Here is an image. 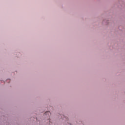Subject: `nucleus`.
I'll use <instances>...</instances> for the list:
<instances>
[{
	"label": "nucleus",
	"instance_id": "obj_1",
	"mask_svg": "<svg viewBox=\"0 0 125 125\" xmlns=\"http://www.w3.org/2000/svg\"><path fill=\"white\" fill-rule=\"evenodd\" d=\"M45 115H48V116H49V115H50V112L47 111V112H45Z\"/></svg>",
	"mask_w": 125,
	"mask_h": 125
}]
</instances>
